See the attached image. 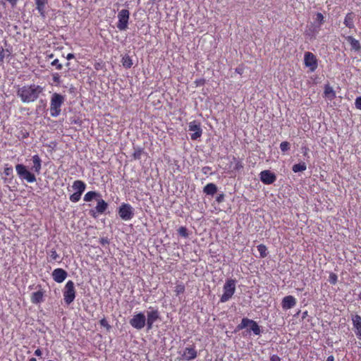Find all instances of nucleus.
<instances>
[{
  "instance_id": "obj_1",
  "label": "nucleus",
  "mask_w": 361,
  "mask_h": 361,
  "mask_svg": "<svg viewBox=\"0 0 361 361\" xmlns=\"http://www.w3.org/2000/svg\"><path fill=\"white\" fill-rule=\"evenodd\" d=\"M43 91V87L39 85L32 84L19 87L17 90V95L24 103H30L35 101L39 94Z\"/></svg>"
},
{
  "instance_id": "obj_2",
  "label": "nucleus",
  "mask_w": 361,
  "mask_h": 361,
  "mask_svg": "<svg viewBox=\"0 0 361 361\" xmlns=\"http://www.w3.org/2000/svg\"><path fill=\"white\" fill-rule=\"evenodd\" d=\"M64 100V97L60 94L55 92L52 94L50 103V114L52 117H57L60 114Z\"/></svg>"
},
{
  "instance_id": "obj_3",
  "label": "nucleus",
  "mask_w": 361,
  "mask_h": 361,
  "mask_svg": "<svg viewBox=\"0 0 361 361\" xmlns=\"http://www.w3.org/2000/svg\"><path fill=\"white\" fill-rule=\"evenodd\" d=\"M224 293L221 297V302H226L229 300L233 295L235 291V281L233 279H228L224 285Z\"/></svg>"
},
{
  "instance_id": "obj_4",
  "label": "nucleus",
  "mask_w": 361,
  "mask_h": 361,
  "mask_svg": "<svg viewBox=\"0 0 361 361\" xmlns=\"http://www.w3.org/2000/svg\"><path fill=\"white\" fill-rule=\"evenodd\" d=\"M16 170L21 179L26 180L28 183H33L36 181L35 176L30 172L23 164H17L16 166Z\"/></svg>"
},
{
  "instance_id": "obj_5",
  "label": "nucleus",
  "mask_w": 361,
  "mask_h": 361,
  "mask_svg": "<svg viewBox=\"0 0 361 361\" xmlns=\"http://www.w3.org/2000/svg\"><path fill=\"white\" fill-rule=\"evenodd\" d=\"M247 326L250 327V331H252L255 335L260 334L261 330L259 326L256 322L248 318H243L241 323L238 324L236 328L238 330H241Z\"/></svg>"
},
{
  "instance_id": "obj_6",
  "label": "nucleus",
  "mask_w": 361,
  "mask_h": 361,
  "mask_svg": "<svg viewBox=\"0 0 361 361\" xmlns=\"http://www.w3.org/2000/svg\"><path fill=\"white\" fill-rule=\"evenodd\" d=\"M63 297L66 304L69 305L73 302L75 298V290L74 283L72 281H68L66 283L64 288Z\"/></svg>"
},
{
  "instance_id": "obj_7",
  "label": "nucleus",
  "mask_w": 361,
  "mask_h": 361,
  "mask_svg": "<svg viewBox=\"0 0 361 361\" xmlns=\"http://www.w3.org/2000/svg\"><path fill=\"white\" fill-rule=\"evenodd\" d=\"M130 13L127 9H122L118 14V23L117 27L120 30H126L128 28Z\"/></svg>"
},
{
  "instance_id": "obj_8",
  "label": "nucleus",
  "mask_w": 361,
  "mask_h": 361,
  "mask_svg": "<svg viewBox=\"0 0 361 361\" xmlns=\"http://www.w3.org/2000/svg\"><path fill=\"white\" fill-rule=\"evenodd\" d=\"M130 324L136 329H142L146 324V318L143 313H138L129 321Z\"/></svg>"
},
{
  "instance_id": "obj_9",
  "label": "nucleus",
  "mask_w": 361,
  "mask_h": 361,
  "mask_svg": "<svg viewBox=\"0 0 361 361\" xmlns=\"http://www.w3.org/2000/svg\"><path fill=\"white\" fill-rule=\"evenodd\" d=\"M120 217L125 221L131 219L133 217V207L128 204H123L118 211Z\"/></svg>"
},
{
  "instance_id": "obj_10",
  "label": "nucleus",
  "mask_w": 361,
  "mask_h": 361,
  "mask_svg": "<svg viewBox=\"0 0 361 361\" xmlns=\"http://www.w3.org/2000/svg\"><path fill=\"white\" fill-rule=\"evenodd\" d=\"M305 65L311 71H314L317 68V60L315 56L311 52H306L304 57Z\"/></svg>"
},
{
  "instance_id": "obj_11",
  "label": "nucleus",
  "mask_w": 361,
  "mask_h": 361,
  "mask_svg": "<svg viewBox=\"0 0 361 361\" xmlns=\"http://www.w3.org/2000/svg\"><path fill=\"white\" fill-rule=\"evenodd\" d=\"M147 319L146 323L147 329L149 330L152 328V324L159 318V313L157 310L149 307L147 312Z\"/></svg>"
},
{
  "instance_id": "obj_12",
  "label": "nucleus",
  "mask_w": 361,
  "mask_h": 361,
  "mask_svg": "<svg viewBox=\"0 0 361 361\" xmlns=\"http://www.w3.org/2000/svg\"><path fill=\"white\" fill-rule=\"evenodd\" d=\"M260 179L262 183L269 185L273 183L276 180V177L275 174L270 171L264 170L260 173Z\"/></svg>"
},
{
  "instance_id": "obj_13",
  "label": "nucleus",
  "mask_w": 361,
  "mask_h": 361,
  "mask_svg": "<svg viewBox=\"0 0 361 361\" xmlns=\"http://www.w3.org/2000/svg\"><path fill=\"white\" fill-rule=\"evenodd\" d=\"M188 129L190 131L194 132L191 135V139L193 140H197L202 135V129L200 124H198L196 121L190 122L188 126Z\"/></svg>"
},
{
  "instance_id": "obj_14",
  "label": "nucleus",
  "mask_w": 361,
  "mask_h": 361,
  "mask_svg": "<svg viewBox=\"0 0 361 361\" xmlns=\"http://www.w3.org/2000/svg\"><path fill=\"white\" fill-rule=\"evenodd\" d=\"M67 272L63 269H56L52 272V277L57 283H62L67 277Z\"/></svg>"
},
{
  "instance_id": "obj_15",
  "label": "nucleus",
  "mask_w": 361,
  "mask_h": 361,
  "mask_svg": "<svg viewBox=\"0 0 361 361\" xmlns=\"http://www.w3.org/2000/svg\"><path fill=\"white\" fill-rule=\"evenodd\" d=\"M197 351L194 347H187L183 350L181 356L182 359L185 360H191L197 357Z\"/></svg>"
},
{
  "instance_id": "obj_16",
  "label": "nucleus",
  "mask_w": 361,
  "mask_h": 361,
  "mask_svg": "<svg viewBox=\"0 0 361 361\" xmlns=\"http://www.w3.org/2000/svg\"><path fill=\"white\" fill-rule=\"evenodd\" d=\"M352 321L353 326L356 329L355 333L358 338L361 339V317L355 314L353 316Z\"/></svg>"
},
{
  "instance_id": "obj_17",
  "label": "nucleus",
  "mask_w": 361,
  "mask_h": 361,
  "mask_svg": "<svg viewBox=\"0 0 361 361\" xmlns=\"http://www.w3.org/2000/svg\"><path fill=\"white\" fill-rule=\"evenodd\" d=\"M296 304L295 299L292 295H288L283 298L282 300V307L283 309L288 310L294 307Z\"/></svg>"
},
{
  "instance_id": "obj_18",
  "label": "nucleus",
  "mask_w": 361,
  "mask_h": 361,
  "mask_svg": "<svg viewBox=\"0 0 361 361\" xmlns=\"http://www.w3.org/2000/svg\"><path fill=\"white\" fill-rule=\"evenodd\" d=\"M37 9L42 17L45 16V6L47 4V0H35Z\"/></svg>"
},
{
  "instance_id": "obj_19",
  "label": "nucleus",
  "mask_w": 361,
  "mask_h": 361,
  "mask_svg": "<svg viewBox=\"0 0 361 361\" xmlns=\"http://www.w3.org/2000/svg\"><path fill=\"white\" fill-rule=\"evenodd\" d=\"M355 14L353 13H348L345 18L344 24L346 27L349 28L354 27V18Z\"/></svg>"
},
{
  "instance_id": "obj_20",
  "label": "nucleus",
  "mask_w": 361,
  "mask_h": 361,
  "mask_svg": "<svg viewBox=\"0 0 361 361\" xmlns=\"http://www.w3.org/2000/svg\"><path fill=\"white\" fill-rule=\"evenodd\" d=\"M72 187L76 192L82 193L85 190L86 185L83 181L78 180L74 181Z\"/></svg>"
},
{
  "instance_id": "obj_21",
  "label": "nucleus",
  "mask_w": 361,
  "mask_h": 361,
  "mask_svg": "<svg viewBox=\"0 0 361 361\" xmlns=\"http://www.w3.org/2000/svg\"><path fill=\"white\" fill-rule=\"evenodd\" d=\"M346 40L348 41V43H350L353 49L357 51L360 50L361 47L358 40L355 39L352 36L347 37Z\"/></svg>"
},
{
  "instance_id": "obj_22",
  "label": "nucleus",
  "mask_w": 361,
  "mask_h": 361,
  "mask_svg": "<svg viewBox=\"0 0 361 361\" xmlns=\"http://www.w3.org/2000/svg\"><path fill=\"white\" fill-rule=\"evenodd\" d=\"M204 192L207 195H213L217 191V187L214 183H208L206 185L203 190Z\"/></svg>"
},
{
  "instance_id": "obj_23",
  "label": "nucleus",
  "mask_w": 361,
  "mask_h": 361,
  "mask_svg": "<svg viewBox=\"0 0 361 361\" xmlns=\"http://www.w3.org/2000/svg\"><path fill=\"white\" fill-rule=\"evenodd\" d=\"M33 167L32 169L35 172L39 173L41 170V159L38 155L32 157Z\"/></svg>"
},
{
  "instance_id": "obj_24",
  "label": "nucleus",
  "mask_w": 361,
  "mask_h": 361,
  "mask_svg": "<svg viewBox=\"0 0 361 361\" xmlns=\"http://www.w3.org/2000/svg\"><path fill=\"white\" fill-rule=\"evenodd\" d=\"M107 207H108V204L104 200H99L98 201L97 205L96 207V209H97V212L102 214V213L104 212V211L107 209Z\"/></svg>"
},
{
  "instance_id": "obj_25",
  "label": "nucleus",
  "mask_w": 361,
  "mask_h": 361,
  "mask_svg": "<svg viewBox=\"0 0 361 361\" xmlns=\"http://www.w3.org/2000/svg\"><path fill=\"white\" fill-rule=\"evenodd\" d=\"M43 293L41 291H37L32 293L31 300L33 303H39L42 300Z\"/></svg>"
},
{
  "instance_id": "obj_26",
  "label": "nucleus",
  "mask_w": 361,
  "mask_h": 361,
  "mask_svg": "<svg viewBox=\"0 0 361 361\" xmlns=\"http://www.w3.org/2000/svg\"><path fill=\"white\" fill-rule=\"evenodd\" d=\"M306 169H307V166H306L305 163L302 162V163L294 164L293 166L292 169L295 173H297V172L305 171Z\"/></svg>"
},
{
  "instance_id": "obj_27",
  "label": "nucleus",
  "mask_w": 361,
  "mask_h": 361,
  "mask_svg": "<svg viewBox=\"0 0 361 361\" xmlns=\"http://www.w3.org/2000/svg\"><path fill=\"white\" fill-rule=\"evenodd\" d=\"M99 195L94 192V191H90L88 192H87L84 197V200L85 202H90L91 201L92 199H94V197L99 196Z\"/></svg>"
},
{
  "instance_id": "obj_28",
  "label": "nucleus",
  "mask_w": 361,
  "mask_h": 361,
  "mask_svg": "<svg viewBox=\"0 0 361 361\" xmlns=\"http://www.w3.org/2000/svg\"><path fill=\"white\" fill-rule=\"evenodd\" d=\"M122 63H123V66L126 68H129L132 66L133 65V61H132V59H130V56H126L125 57L123 58L122 59Z\"/></svg>"
},
{
  "instance_id": "obj_29",
  "label": "nucleus",
  "mask_w": 361,
  "mask_h": 361,
  "mask_svg": "<svg viewBox=\"0 0 361 361\" xmlns=\"http://www.w3.org/2000/svg\"><path fill=\"white\" fill-rule=\"evenodd\" d=\"M257 250L259 251L260 254V257L262 258H264L267 257V247L264 245L260 244L257 246Z\"/></svg>"
},
{
  "instance_id": "obj_30",
  "label": "nucleus",
  "mask_w": 361,
  "mask_h": 361,
  "mask_svg": "<svg viewBox=\"0 0 361 361\" xmlns=\"http://www.w3.org/2000/svg\"><path fill=\"white\" fill-rule=\"evenodd\" d=\"M82 193L75 192L70 196V200L73 202H77L80 200Z\"/></svg>"
},
{
  "instance_id": "obj_31",
  "label": "nucleus",
  "mask_w": 361,
  "mask_h": 361,
  "mask_svg": "<svg viewBox=\"0 0 361 361\" xmlns=\"http://www.w3.org/2000/svg\"><path fill=\"white\" fill-rule=\"evenodd\" d=\"M144 151L142 149H137L135 150L133 157L135 159H140L141 156L143 154Z\"/></svg>"
},
{
  "instance_id": "obj_32",
  "label": "nucleus",
  "mask_w": 361,
  "mask_h": 361,
  "mask_svg": "<svg viewBox=\"0 0 361 361\" xmlns=\"http://www.w3.org/2000/svg\"><path fill=\"white\" fill-rule=\"evenodd\" d=\"M6 54H7L8 56L10 55V51L8 49H4L2 47H0V61H4V59L5 58Z\"/></svg>"
},
{
  "instance_id": "obj_33",
  "label": "nucleus",
  "mask_w": 361,
  "mask_h": 361,
  "mask_svg": "<svg viewBox=\"0 0 361 361\" xmlns=\"http://www.w3.org/2000/svg\"><path fill=\"white\" fill-rule=\"evenodd\" d=\"M280 149L282 152H285L290 149V143L288 142L284 141L280 144Z\"/></svg>"
},
{
  "instance_id": "obj_34",
  "label": "nucleus",
  "mask_w": 361,
  "mask_h": 361,
  "mask_svg": "<svg viewBox=\"0 0 361 361\" xmlns=\"http://www.w3.org/2000/svg\"><path fill=\"white\" fill-rule=\"evenodd\" d=\"M178 232L180 235L183 236V237H188V234L186 228L183 227V226L180 227L179 229L178 230Z\"/></svg>"
},
{
  "instance_id": "obj_35",
  "label": "nucleus",
  "mask_w": 361,
  "mask_h": 361,
  "mask_svg": "<svg viewBox=\"0 0 361 361\" xmlns=\"http://www.w3.org/2000/svg\"><path fill=\"white\" fill-rule=\"evenodd\" d=\"M49 257L52 260H56L59 258V255L55 250L52 249L49 252Z\"/></svg>"
},
{
  "instance_id": "obj_36",
  "label": "nucleus",
  "mask_w": 361,
  "mask_h": 361,
  "mask_svg": "<svg viewBox=\"0 0 361 361\" xmlns=\"http://www.w3.org/2000/svg\"><path fill=\"white\" fill-rule=\"evenodd\" d=\"M337 281V276L336 274L331 273L329 276V282L331 284H335Z\"/></svg>"
},
{
  "instance_id": "obj_37",
  "label": "nucleus",
  "mask_w": 361,
  "mask_h": 361,
  "mask_svg": "<svg viewBox=\"0 0 361 361\" xmlns=\"http://www.w3.org/2000/svg\"><path fill=\"white\" fill-rule=\"evenodd\" d=\"M51 66H56L57 70H61L62 68V64L59 63L58 59H55L51 62Z\"/></svg>"
},
{
  "instance_id": "obj_38",
  "label": "nucleus",
  "mask_w": 361,
  "mask_h": 361,
  "mask_svg": "<svg viewBox=\"0 0 361 361\" xmlns=\"http://www.w3.org/2000/svg\"><path fill=\"white\" fill-rule=\"evenodd\" d=\"M355 104L357 109L361 110V97H359L355 99Z\"/></svg>"
},
{
  "instance_id": "obj_39",
  "label": "nucleus",
  "mask_w": 361,
  "mask_h": 361,
  "mask_svg": "<svg viewBox=\"0 0 361 361\" xmlns=\"http://www.w3.org/2000/svg\"><path fill=\"white\" fill-rule=\"evenodd\" d=\"M324 19V16L321 13H317L316 15V20L319 22L320 23H322Z\"/></svg>"
},
{
  "instance_id": "obj_40",
  "label": "nucleus",
  "mask_w": 361,
  "mask_h": 361,
  "mask_svg": "<svg viewBox=\"0 0 361 361\" xmlns=\"http://www.w3.org/2000/svg\"><path fill=\"white\" fill-rule=\"evenodd\" d=\"M53 80L56 83H59L60 82V76H59V75L58 73H54L53 75Z\"/></svg>"
},
{
  "instance_id": "obj_41",
  "label": "nucleus",
  "mask_w": 361,
  "mask_h": 361,
  "mask_svg": "<svg viewBox=\"0 0 361 361\" xmlns=\"http://www.w3.org/2000/svg\"><path fill=\"white\" fill-rule=\"evenodd\" d=\"M13 171V169L11 167H8L4 169V173L6 176H10Z\"/></svg>"
},
{
  "instance_id": "obj_42",
  "label": "nucleus",
  "mask_w": 361,
  "mask_h": 361,
  "mask_svg": "<svg viewBox=\"0 0 361 361\" xmlns=\"http://www.w3.org/2000/svg\"><path fill=\"white\" fill-rule=\"evenodd\" d=\"M100 324L101 325L104 326H106L107 328H109V325L108 324V322H106V320L105 319H102L101 321H100Z\"/></svg>"
},
{
  "instance_id": "obj_43",
  "label": "nucleus",
  "mask_w": 361,
  "mask_h": 361,
  "mask_svg": "<svg viewBox=\"0 0 361 361\" xmlns=\"http://www.w3.org/2000/svg\"><path fill=\"white\" fill-rule=\"evenodd\" d=\"M271 361H281V358L276 355H274L271 357Z\"/></svg>"
},
{
  "instance_id": "obj_44",
  "label": "nucleus",
  "mask_w": 361,
  "mask_h": 361,
  "mask_svg": "<svg viewBox=\"0 0 361 361\" xmlns=\"http://www.w3.org/2000/svg\"><path fill=\"white\" fill-rule=\"evenodd\" d=\"M224 199V195L223 194H221L219 195L217 197H216V201L218 202H221Z\"/></svg>"
},
{
  "instance_id": "obj_45",
  "label": "nucleus",
  "mask_w": 361,
  "mask_h": 361,
  "mask_svg": "<svg viewBox=\"0 0 361 361\" xmlns=\"http://www.w3.org/2000/svg\"><path fill=\"white\" fill-rule=\"evenodd\" d=\"M100 243L102 245H105L109 243V240L106 238H103L100 240Z\"/></svg>"
},
{
  "instance_id": "obj_46",
  "label": "nucleus",
  "mask_w": 361,
  "mask_h": 361,
  "mask_svg": "<svg viewBox=\"0 0 361 361\" xmlns=\"http://www.w3.org/2000/svg\"><path fill=\"white\" fill-rule=\"evenodd\" d=\"M35 355L36 356H41L42 355V351L40 349H37L35 351Z\"/></svg>"
},
{
  "instance_id": "obj_47",
  "label": "nucleus",
  "mask_w": 361,
  "mask_h": 361,
  "mask_svg": "<svg viewBox=\"0 0 361 361\" xmlns=\"http://www.w3.org/2000/svg\"><path fill=\"white\" fill-rule=\"evenodd\" d=\"M330 92H333V90H331V88L326 87V90H325V94L327 95Z\"/></svg>"
},
{
  "instance_id": "obj_48",
  "label": "nucleus",
  "mask_w": 361,
  "mask_h": 361,
  "mask_svg": "<svg viewBox=\"0 0 361 361\" xmlns=\"http://www.w3.org/2000/svg\"><path fill=\"white\" fill-rule=\"evenodd\" d=\"M74 58V55L73 54H68L66 56V59L68 60L72 59Z\"/></svg>"
},
{
  "instance_id": "obj_49",
  "label": "nucleus",
  "mask_w": 361,
  "mask_h": 361,
  "mask_svg": "<svg viewBox=\"0 0 361 361\" xmlns=\"http://www.w3.org/2000/svg\"><path fill=\"white\" fill-rule=\"evenodd\" d=\"M178 290H177V291H178V293H182V292H183V290H184V288H183V286L178 287Z\"/></svg>"
},
{
  "instance_id": "obj_50",
  "label": "nucleus",
  "mask_w": 361,
  "mask_h": 361,
  "mask_svg": "<svg viewBox=\"0 0 361 361\" xmlns=\"http://www.w3.org/2000/svg\"><path fill=\"white\" fill-rule=\"evenodd\" d=\"M326 361H334V356L331 355V356H329L326 359Z\"/></svg>"
},
{
  "instance_id": "obj_51",
  "label": "nucleus",
  "mask_w": 361,
  "mask_h": 361,
  "mask_svg": "<svg viewBox=\"0 0 361 361\" xmlns=\"http://www.w3.org/2000/svg\"><path fill=\"white\" fill-rule=\"evenodd\" d=\"M29 361H37V360L35 357H32L29 360Z\"/></svg>"
},
{
  "instance_id": "obj_52",
  "label": "nucleus",
  "mask_w": 361,
  "mask_h": 361,
  "mask_svg": "<svg viewBox=\"0 0 361 361\" xmlns=\"http://www.w3.org/2000/svg\"><path fill=\"white\" fill-rule=\"evenodd\" d=\"M235 71H236L237 73H240V74L241 73V72H240V69H239V68H236Z\"/></svg>"
},
{
  "instance_id": "obj_53",
  "label": "nucleus",
  "mask_w": 361,
  "mask_h": 361,
  "mask_svg": "<svg viewBox=\"0 0 361 361\" xmlns=\"http://www.w3.org/2000/svg\"><path fill=\"white\" fill-rule=\"evenodd\" d=\"M0 33H2V30L0 29Z\"/></svg>"
}]
</instances>
